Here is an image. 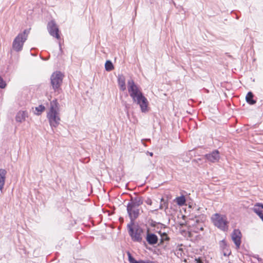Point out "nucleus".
Wrapping results in <instances>:
<instances>
[{
	"mask_svg": "<svg viewBox=\"0 0 263 263\" xmlns=\"http://www.w3.org/2000/svg\"><path fill=\"white\" fill-rule=\"evenodd\" d=\"M196 222H197V224L196 226V229L197 230H195V231L196 232L198 233V230L203 231V223L202 222H198V221L197 220H196Z\"/></svg>",
	"mask_w": 263,
	"mask_h": 263,
	"instance_id": "aec40b11",
	"label": "nucleus"
},
{
	"mask_svg": "<svg viewBox=\"0 0 263 263\" xmlns=\"http://www.w3.org/2000/svg\"><path fill=\"white\" fill-rule=\"evenodd\" d=\"M168 203L167 201H165L164 199L162 198L161 199V202L159 206L160 209H165V210L168 209Z\"/></svg>",
	"mask_w": 263,
	"mask_h": 263,
	"instance_id": "a211bd4d",
	"label": "nucleus"
},
{
	"mask_svg": "<svg viewBox=\"0 0 263 263\" xmlns=\"http://www.w3.org/2000/svg\"><path fill=\"white\" fill-rule=\"evenodd\" d=\"M175 201L179 205L182 206L184 205L185 202V198L184 196H181L176 197Z\"/></svg>",
	"mask_w": 263,
	"mask_h": 263,
	"instance_id": "f3484780",
	"label": "nucleus"
},
{
	"mask_svg": "<svg viewBox=\"0 0 263 263\" xmlns=\"http://www.w3.org/2000/svg\"><path fill=\"white\" fill-rule=\"evenodd\" d=\"M105 68L107 71H110L114 69V67H105Z\"/></svg>",
	"mask_w": 263,
	"mask_h": 263,
	"instance_id": "c85d7f7f",
	"label": "nucleus"
},
{
	"mask_svg": "<svg viewBox=\"0 0 263 263\" xmlns=\"http://www.w3.org/2000/svg\"><path fill=\"white\" fill-rule=\"evenodd\" d=\"M118 83L121 90L124 91L126 89L125 79L123 75H119L118 76Z\"/></svg>",
	"mask_w": 263,
	"mask_h": 263,
	"instance_id": "4468645a",
	"label": "nucleus"
},
{
	"mask_svg": "<svg viewBox=\"0 0 263 263\" xmlns=\"http://www.w3.org/2000/svg\"><path fill=\"white\" fill-rule=\"evenodd\" d=\"M220 247L223 249H225L227 247V245L225 240H222L220 242Z\"/></svg>",
	"mask_w": 263,
	"mask_h": 263,
	"instance_id": "b1692460",
	"label": "nucleus"
},
{
	"mask_svg": "<svg viewBox=\"0 0 263 263\" xmlns=\"http://www.w3.org/2000/svg\"><path fill=\"white\" fill-rule=\"evenodd\" d=\"M59 45L60 50H62L61 44V42H59Z\"/></svg>",
	"mask_w": 263,
	"mask_h": 263,
	"instance_id": "473e14b6",
	"label": "nucleus"
},
{
	"mask_svg": "<svg viewBox=\"0 0 263 263\" xmlns=\"http://www.w3.org/2000/svg\"><path fill=\"white\" fill-rule=\"evenodd\" d=\"M223 255H224V256H227V255H227V254L226 253H225V252L223 253Z\"/></svg>",
	"mask_w": 263,
	"mask_h": 263,
	"instance_id": "f704fd0d",
	"label": "nucleus"
},
{
	"mask_svg": "<svg viewBox=\"0 0 263 263\" xmlns=\"http://www.w3.org/2000/svg\"><path fill=\"white\" fill-rule=\"evenodd\" d=\"M232 239L237 249H239L241 244V233L238 229H234L231 235Z\"/></svg>",
	"mask_w": 263,
	"mask_h": 263,
	"instance_id": "1a4fd4ad",
	"label": "nucleus"
},
{
	"mask_svg": "<svg viewBox=\"0 0 263 263\" xmlns=\"http://www.w3.org/2000/svg\"><path fill=\"white\" fill-rule=\"evenodd\" d=\"M195 261L196 263H203L200 258L195 259Z\"/></svg>",
	"mask_w": 263,
	"mask_h": 263,
	"instance_id": "7c9ffc66",
	"label": "nucleus"
},
{
	"mask_svg": "<svg viewBox=\"0 0 263 263\" xmlns=\"http://www.w3.org/2000/svg\"><path fill=\"white\" fill-rule=\"evenodd\" d=\"M47 118L52 128H56L60 124L61 118L59 116V104L57 99L51 101Z\"/></svg>",
	"mask_w": 263,
	"mask_h": 263,
	"instance_id": "7ed1b4c3",
	"label": "nucleus"
},
{
	"mask_svg": "<svg viewBox=\"0 0 263 263\" xmlns=\"http://www.w3.org/2000/svg\"><path fill=\"white\" fill-rule=\"evenodd\" d=\"M47 30L51 36L54 37L57 40L61 39L59 29L54 21L52 20L48 22L47 24Z\"/></svg>",
	"mask_w": 263,
	"mask_h": 263,
	"instance_id": "6e6552de",
	"label": "nucleus"
},
{
	"mask_svg": "<svg viewBox=\"0 0 263 263\" xmlns=\"http://www.w3.org/2000/svg\"><path fill=\"white\" fill-rule=\"evenodd\" d=\"M128 233L134 242L141 243L144 236L145 230L135 221H130L127 225Z\"/></svg>",
	"mask_w": 263,
	"mask_h": 263,
	"instance_id": "20e7f679",
	"label": "nucleus"
},
{
	"mask_svg": "<svg viewBox=\"0 0 263 263\" xmlns=\"http://www.w3.org/2000/svg\"><path fill=\"white\" fill-rule=\"evenodd\" d=\"M4 69L1 71L2 75L4 77H6L7 75V72L8 70V67H4Z\"/></svg>",
	"mask_w": 263,
	"mask_h": 263,
	"instance_id": "393cba45",
	"label": "nucleus"
},
{
	"mask_svg": "<svg viewBox=\"0 0 263 263\" xmlns=\"http://www.w3.org/2000/svg\"><path fill=\"white\" fill-rule=\"evenodd\" d=\"M170 239V238L165 233H163L161 235V243H162L164 241H167Z\"/></svg>",
	"mask_w": 263,
	"mask_h": 263,
	"instance_id": "412c9836",
	"label": "nucleus"
},
{
	"mask_svg": "<svg viewBox=\"0 0 263 263\" xmlns=\"http://www.w3.org/2000/svg\"><path fill=\"white\" fill-rule=\"evenodd\" d=\"M147 154L148 155H149V156H153V153L152 152H147Z\"/></svg>",
	"mask_w": 263,
	"mask_h": 263,
	"instance_id": "2f4dec72",
	"label": "nucleus"
},
{
	"mask_svg": "<svg viewBox=\"0 0 263 263\" xmlns=\"http://www.w3.org/2000/svg\"><path fill=\"white\" fill-rule=\"evenodd\" d=\"M45 109V107L43 105H40L39 106L35 107V110L37 111L36 115H39Z\"/></svg>",
	"mask_w": 263,
	"mask_h": 263,
	"instance_id": "6ab92c4d",
	"label": "nucleus"
},
{
	"mask_svg": "<svg viewBox=\"0 0 263 263\" xmlns=\"http://www.w3.org/2000/svg\"><path fill=\"white\" fill-rule=\"evenodd\" d=\"M145 238L148 243L151 245H156L158 241L157 236L154 233H150L148 230L146 231V236Z\"/></svg>",
	"mask_w": 263,
	"mask_h": 263,
	"instance_id": "9b49d317",
	"label": "nucleus"
},
{
	"mask_svg": "<svg viewBox=\"0 0 263 263\" xmlns=\"http://www.w3.org/2000/svg\"><path fill=\"white\" fill-rule=\"evenodd\" d=\"M6 83L0 76V88H4L6 86Z\"/></svg>",
	"mask_w": 263,
	"mask_h": 263,
	"instance_id": "4be33fe9",
	"label": "nucleus"
},
{
	"mask_svg": "<svg viewBox=\"0 0 263 263\" xmlns=\"http://www.w3.org/2000/svg\"><path fill=\"white\" fill-rule=\"evenodd\" d=\"M143 200L142 197H131L127 205V212L130 218V221H135L140 214L139 206L142 204Z\"/></svg>",
	"mask_w": 263,
	"mask_h": 263,
	"instance_id": "f03ea898",
	"label": "nucleus"
},
{
	"mask_svg": "<svg viewBox=\"0 0 263 263\" xmlns=\"http://www.w3.org/2000/svg\"><path fill=\"white\" fill-rule=\"evenodd\" d=\"M225 59L226 60H227L228 59L230 60V61H234V59L233 58V57L230 54H229V53L228 52H226L225 53Z\"/></svg>",
	"mask_w": 263,
	"mask_h": 263,
	"instance_id": "5701e85b",
	"label": "nucleus"
},
{
	"mask_svg": "<svg viewBox=\"0 0 263 263\" xmlns=\"http://www.w3.org/2000/svg\"><path fill=\"white\" fill-rule=\"evenodd\" d=\"M29 32L30 29H25L23 32L18 33L15 37L12 43V48L14 51L19 52L22 50L24 44L27 40Z\"/></svg>",
	"mask_w": 263,
	"mask_h": 263,
	"instance_id": "39448f33",
	"label": "nucleus"
},
{
	"mask_svg": "<svg viewBox=\"0 0 263 263\" xmlns=\"http://www.w3.org/2000/svg\"><path fill=\"white\" fill-rule=\"evenodd\" d=\"M253 257V258L257 259L259 262H262V259L260 258L258 255H254Z\"/></svg>",
	"mask_w": 263,
	"mask_h": 263,
	"instance_id": "cd10ccee",
	"label": "nucleus"
},
{
	"mask_svg": "<svg viewBox=\"0 0 263 263\" xmlns=\"http://www.w3.org/2000/svg\"><path fill=\"white\" fill-rule=\"evenodd\" d=\"M64 74L61 71L54 72L50 77V83L54 92L60 93L61 91V85L63 82Z\"/></svg>",
	"mask_w": 263,
	"mask_h": 263,
	"instance_id": "423d86ee",
	"label": "nucleus"
},
{
	"mask_svg": "<svg viewBox=\"0 0 263 263\" xmlns=\"http://www.w3.org/2000/svg\"><path fill=\"white\" fill-rule=\"evenodd\" d=\"M205 158L209 161L212 163L218 162L220 159L219 151L218 150H214L212 153L206 154Z\"/></svg>",
	"mask_w": 263,
	"mask_h": 263,
	"instance_id": "9d476101",
	"label": "nucleus"
},
{
	"mask_svg": "<svg viewBox=\"0 0 263 263\" xmlns=\"http://www.w3.org/2000/svg\"><path fill=\"white\" fill-rule=\"evenodd\" d=\"M104 66H114V65L111 61L107 60L104 64Z\"/></svg>",
	"mask_w": 263,
	"mask_h": 263,
	"instance_id": "bb28decb",
	"label": "nucleus"
},
{
	"mask_svg": "<svg viewBox=\"0 0 263 263\" xmlns=\"http://www.w3.org/2000/svg\"><path fill=\"white\" fill-rule=\"evenodd\" d=\"M253 211L259 217L263 215L262 204L257 203L254 205Z\"/></svg>",
	"mask_w": 263,
	"mask_h": 263,
	"instance_id": "dca6fc26",
	"label": "nucleus"
},
{
	"mask_svg": "<svg viewBox=\"0 0 263 263\" xmlns=\"http://www.w3.org/2000/svg\"><path fill=\"white\" fill-rule=\"evenodd\" d=\"M254 95L251 91H249L248 92L246 96V102L250 104V105H254L256 103V101L254 99Z\"/></svg>",
	"mask_w": 263,
	"mask_h": 263,
	"instance_id": "2eb2a0df",
	"label": "nucleus"
},
{
	"mask_svg": "<svg viewBox=\"0 0 263 263\" xmlns=\"http://www.w3.org/2000/svg\"><path fill=\"white\" fill-rule=\"evenodd\" d=\"M28 117V112L26 110L19 111L15 117L16 121L22 123L25 121L26 118Z\"/></svg>",
	"mask_w": 263,
	"mask_h": 263,
	"instance_id": "f8f14e48",
	"label": "nucleus"
},
{
	"mask_svg": "<svg viewBox=\"0 0 263 263\" xmlns=\"http://www.w3.org/2000/svg\"><path fill=\"white\" fill-rule=\"evenodd\" d=\"M7 172L4 169H0V190L3 191L4 186L5 183V179Z\"/></svg>",
	"mask_w": 263,
	"mask_h": 263,
	"instance_id": "ddd939ff",
	"label": "nucleus"
},
{
	"mask_svg": "<svg viewBox=\"0 0 263 263\" xmlns=\"http://www.w3.org/2000/svg\"><path fill=\"white\" fill-rule=\"evenodd\" d=\"M76 263H91L89 261L84 259H80L78 260Z\"/></svg>",
	"mask_w": 263,
	"mask_h": 263,
	"instance_id": "a878e982",
	"label": "nucleus"
},
{
	"mask_svg": "<svg viewBox=\"0 0 263 263\" xmlns=\"http://www.w3.org/2000/svg\"><path fill=\"white\" fill-rule=\"evenodd\" d=\"M259 217L260 218V219L262 220V221H263V214L261 215L260 216H259Z\"/></svg>",
	"mask_w": 263,
	"mask_h": 263,
	"instance_id": "72a5a7b5",
	"label": "nucleus"
},
{
	"mask_svg": "<svg viewBox=\"0 0 263 263\" xmlns=\"http://www.w3.org/2000/svg\"><path fill=\"white\" fill-rule=\"evenodd\" d=\"M145 202L147 204H149V205H151L152 203V201L151 200V199H147L146 201H145Z\"/></svg>",
	"mask_w": 263,
	"mask_h": 263,
	"instance_id": "c756f323",
	"label": "nucleus"
},
{
	"mask_svg": "<svg viewBox=\"0 0 263 263\" xmlns=\"http://www.w3.org/2000/svg\"><path fill=\"white\" fill-rule=\"evenodd\" d=\"M214 224L219 229L222 231L228 230L227 218L225 215L216 213L212 217Z\"/></svg>",
	"mask_w": 263,
	"mask_h": 263,
	"instance_id": "0eeeda50",
	"label": "nucleus"
},
{
	"mask_svg": "<svg viewBox=\"0 0 263 263\" xmlns=\"http://www.w3.org/2000/svg\"><path fill=\"white\" fill-rule=\"evenodd\" d=\"M127 84L128 91L133 102L140 106L142 112H147L148 111L147 107L148 105L147 99L143 95L138 86L135 84L132 79L128 81Z\"/></svg>",
	"mask_w": 263,
	"mask_h": 263,
	"instance_id": "f257e3e1",
	"label": "nucleus"
}]
</instances>
